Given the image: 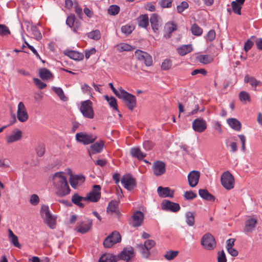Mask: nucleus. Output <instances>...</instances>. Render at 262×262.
I'll list each match as a JSON object with an SVG mask.
<instances>
[{"label":"nucleus","mask_w":262,"mask_h":262,"mask_svg":"<svg viewBox=\"0 0 262 262\" xmlns=\"http://www.w3.org/2000/svg\"><path fill=\"white\" fill-rule=\"evenodd\" d=\"M52 181L57 195L63 196L70 193L71 190L64 172L62 171L56 172L53 176Z\"/></svg>","instance_id":"nucleus-1"},{"label":"nucleus","mask_w":262,"mask_h":262,"mask_svg":"<svg viewBox=\"0 0 262 262\" xmlns=\"http://www.w3.org/2000/svg\"><path fill=\"white\" fill-rule=\"evenodd\" d=\"M52 181L57 195L63 196L70 193L71 190L64 172L62 171L56 172L53 176Z\"/></svg>","instance_id":"nucleus-2"},{"label":"nucleus","mask_w":262,"mask_h":262,"mask_svg":"<svg viewBox=\"0 0 262 262\" xmlns=\"http://www.w3.org/2000/svg\"><path fill=\"white\" fill-rule=\"evenodd\" d=\"M118 98L122 99L125 102L128 108L130 111H133L136 106V97L124 90L120 92V95Z\"/></svg>","instance_id":"nucleus-3"},{"label":"nucleus","mask_w":262,"mask_h":262,"mask_svg":"<svg viewBox=\"0 0 262 262\" xmlns=\"http://www.w3.org/2000/svg\"><path fill=\"white\" fill-rule=\"evenodd\" d=\"M201 244L204 249L209 251L213 250L216 246L214 236L209 233L203 235L201 240Z\"/></svg>","instance_id":"nucleus-4"},{"label":"nucleus","mask_w":262,"mask_h":262,"mask_svg":"<svg viewBox=\"0 0 262 262\" xmlns=\"http://www.w3.org/2000/svg\"><path fill=\"white\" fill-rule=\"evenodd\" d=\"M221 182L222 186L227 190H231L234 187V178L229 171L222 173Z\"/></svg>","instance_id":"nucleus-5"},{"label":"nucleus","mask_w":262,"mask_h":262,"mask_svg":"<svg viewBox=\"0 0 262 262\" xmlns=\"http://www.w3.org/2000/svg\"><path fill=\"white\" fill-rule=\"evenodd\" d=\"M92 104V101L90 100L81 102L80 111L85 118L89 119H93L94 118V112Z\"/></svg>","instance_id":"nucleus-6"},{"label":"nucleus","mask_w":262,"mask_h":262,"mask_svg":"<svg viewBox=\"0 0 262 262\" xmlns=\"http://www.w3.org/2000/svg\"><path fill=\"white\" fill-rule=\"evenodd\" d=\"M120 181L123 187L128 191H132L136 187V179L130 173L124 174Z\"/></svg>","instance_id":"nucleus-7"},{"label":"nucleus","mask_w":262,"mask_h":262,"mask_svg":"<svg viewBox=\"0 0 262 262\" xmlns=\"http://www.w3.org/2000/svg\"><path fill=\"white\" fill-rule=\"evenodd\" d=\"M121 241V237L120 233L115 231L105 238L103 246L105 248H111L114 245L120 242Z\"/></svg>","instance_id":"nucleus-8"},{"label":"nucleus","mask_w":262,"mask_h":262,"mask_svg":"<svg viewBox=\"0 0 262 262\" xmlns=\"http://www.w3.org/2000/svg\"><path fill=\"white\" fill-rule=\"evenodd\" d=\"M144 218V215L141 211L137 210L133 214L132 219L129 221V224L133 227L137 228L142 225Z\"/></svg>","instance_id":"nucleus-9"},{"label":"nucleus","mask_w":262,"mask_h":262,"mask_svg":"<svg viewBox=\"0 0 262 262\" xmlns=\"http://www.w3.org/2000/svg\"><path fill=\"white\" fill-rule=\"evenodd\" d=\"M76 140L84 145H88L93 143L96 139V137L90 134H87L82 132L78 133L76 134Z\"/></svg>","instance_id":"nucleus-10"},{"label":"nucleus","mask_w":262,"mask_h":262,"mask_svg":"<svg viewBox=\"0 0 262 262\" xmlns=\"http://www.w3.org/2000/svg\"><path fill=\"white\" fill-rule=\"evenodd\" d=\"M101 187L98 185L93 186V190L90 192L85 196L86 201H89L92 202H97L99 201L101 196Z\"/></svg>","instance_id":"nucleus-11"},{"label":"nucleus","mask_w":262,"mask_h":262,"mask_svg":"<svg viewBox=\"0 0 262 262\" xmlns=\"http://www.w3.org/2000/svg\"><path fill=\"white\" fill-rule=\"evenodd\" d=\"M135 55L138 60L144 61L146 66L149 67L152 65V57L147 53L140 50H137L135 52Z\"/></svg>","instance_id":"nucleus-12"},{"label":"nucleus","mask_w":262,"mask_h":262,"mask_svg":"<svg viewBox=\"0 0 262 262\" xmlns=\"http://www.w3.org/2000/svg\"><path fill=\"white\" fill-rule=\"evenodd\" d=\"M152 169L155 176H160L166 171V164L164 162L158 160L152 163Z\"/></svg>","instance_id":"nucleus-13"},{"label":"nucleus","mask_w":262,"mask_h":262,"mask_svg":"<svg viewBox=\"0 0 262 262\" xmlns=\"http://www.w3.org/2000/svg\"><path fill=\"white\" fill-rule=\"evenodd\" d=\"M162 209L165 211L177 212L180 209V205L169 200H164L161 203Z\"/></svg>","instance_id":"nucleus-14"},{"label":"nucleus","mask_w":262,"mask_h":262,"mask_svg":"<svg viewBox=\"0 0 262 262\" xmlns=\"http://www.w3.org/2000/svg\"><path fill=\"white\" fill-rule=\"evenodd\" d=\"M17 117L18 120L21 122L27 121L29 118L26 108L23 102H20L18 104Z\"/></svg>","instance_id":"nucleus-15"},{"label":"nucleus","mask_w":262,"mask_h":262,"mask_svg":"<svg viewBox=\"0 0 262 262\" xmlns=\"http://www.w3.org/2000/svg\"><path fill=\"white\" fill-rule=\"evenodd\" d=\"M135 255L134 248L129 246L123 249L121 253L118 255V258L120 259L129 261Z\"/></svg>","instance_id":"nucleus-16"},{"label":"nucleus","mask_w":262,"mask_h":262,"mask_svg":"<svg viewBox=\"0 0 262 262\" xmlns=\"http://www.w3.org/2000/svg\"><path fill=\"white\" fill-rule=\"evenodd\" d=\"M192 126L195 132L202 133L207 128V123L204 119L197 118L193 121Z\"/></svg>","instance_id":"nucleus-17"},{"label":"nucleus","mask_w":262,"mask_h":262,"mask_svg":"<svg viewBox=\"0 0 262 262\" xmlns=\"http://www.w3.org/2000/svg\"><path fill=\"white\" fill-rule=\"evenodd\" d=\"M84 181L85 177L82 174H71L69 179L70 185L74 189L81 185Z\"/></svg>","instance_id":"nucleus-18"},{"label":"nucleus","mask_w":262,"mask_h":262,"mask_svg":"<svg viewBox=\"0 0 262 262\" xmlns=\"http://www.w3.org/2000/svg\"><path fill=\"white\" fill-rule=\"evenodd\" d=\"M104 146V142L101 140L92 144L88 150L90 156L91 155H95L100 153L102 151Z\"/></svg>","instance_id":"nucleus-19"},{"label":"nucleus","mask_w":262,"mask_h":262,"mask_svg":"<svg viewBox=\"0 0 262 262\" xmlns=\"http://www.w3.org/2000/svg\"><path fill=\"white\" fill-rule=\"evenodd\" d=\"M200 172L196 170H193L189 172L188 175V181L189 185L191 187H194L198 184L200 178Z\"/></svg>","instance_id":"nucleus-20"},{"label":"nucleus","mask_w":262,"mask_h":262,"mask_svg":"<svg viewBox=\"0 0 262 262\" xmlns=\"http://www.w3.org/2000/svg\"><path fill=\"white\" fill-rule=\"evenodd\" d=\"M159 196L161 198L173 197L174 191L171 190L169 187H163L159 186L157 189Z\"/></svg>","instance_id":"nucleus-21"},{"label":"nucleus","mask_w":262,"mask_h":262,"mask_svg":"<svg viewBox=\"0 0 262 262\" xmlns=\"http://www.w3.org/2000/svg\"><path fill=\"white\" fill-rule=\"evenodd\" d=\"M65 55L75 60H81L83 58V54L74 50H66L64 51Z\"/></svg>","instance_id":"nucleus-22"},{"label":"nucleus","mask_w":262,"mask_h":262,"mask_svg":"<svg viewBox=\"0 0 262 262\" xmlns=\"http://www.w3.org/2000/svg\"><path fill=\"white\" fill-rule=\"evenodd\" d=\"M92 226V221L87 219L81 223L77 228V231L81 233H85L91 228Z\"/></svg>","instance_id":"nucleus-23"},{"label":"nucleus","mask_w":262,"mask_h":262,"mask_svg":"<svg viewBox=\"0 0 262 262\" xmlns=\"http://www.w3.org/2000/svg\"><path fill=\"white\" fill-rule=\"evenodd\" d=\"M257 223V220L250 217L246 221L244 231L246 232H252L255 229Z\"/></svg>","instance_id":"nucleus-24"},{"label":"nucleus","mask_w":262,"mask_h":262,"mask_svg":"<svg viewBox=\"0 0 262 262\" xmlns=\"http://www.w3.org/2000/svg\"><path fill=\"white\" fill-rule=\"evenodd\" d=\"M130 154L133 158L142 160L144 158L146 154L141 151L140 147H133L130 149Z\"/></svg>","instance_id":"nucleus-25"},{"label":"nucleus","mask_w":262,"mask_h":262,"mask_svg":"<svg viewBox=\"0 0 262 262\" xmlns=\"http://www.w3.org/2000/svg\"><path fill=\"white\" fill-rule=\"evenodd\" d=\"M244 82L249 83L253 88L254 91L256 90V86L262 85V82L260 81L257 80L255 78L250 76L248 75H246L245 76Z\"/></svg>","instance_id":"nucleus-26"},{"label":"nucleus","mask_w":262,"mask_h":262,"mask_svg":"<svg viewBox=\"0 0 262 262\" xmlns=\"http://www.w3.org/2000/svg\"><path fill=\"white\" fill-rule=\"evenodd\" d=\"M71 201L73 204L79 208H82L84 207L82 202L85 201L86 200L85 197L81 196L78 193H75L72 196Z\"/></svg>","instance_id":"nucleus-27"},{"label":"nucleus","mask_w":262,"mask_h":262,"mask_svg":"<svg viewBox=\"0 0 262 262\" xmlns=\"http://www.w3.org/2000/svg\"><path fill=\"white\" fill-rule=\"evenodd\" d=\"M150 22L152 30L154 32H157L161 26L158 15L156 13L152 14L150 17Z\"/></svg>","instance_id":"nucleus-28"},{"label":"nucleus","mask_w":262,"mask_h":262,"mask_svg":"<svg viewBox=\"0 0 262 262\" xmlns=\"http://www.w3.org/2000/svg\"><path fill=\"white\" fill-rule=\"evenodd\" d=\"M228 125L236 131H239L242 128L241 123L236 118H229L227 120Z\"/></svg>","instance_id":"nucleus-29"},{"label":"nucleus","mask_w":262,"mask_h":262,"mask_svg":"<svg viewBox=\"0 0 262 262\" xmlns=\"http://www.w3.org/2000/svg\"><path fill=\"white\" fill-rule=\"evenodd\" d=\"M40 213L41 217L44 220V222L49 226V209L48 206L46 205H42Z\"/></svg>","instance_id":"nucleus-30"},{"label":"nucleus","mask_w":262,"mask_h":262,"mask_svg":"<svg viewBox=\"0 0 262 262\" xmlns=\"http://www.w3.org/2000/svg\"><path fill=\"white\" fill-rule=\"evenodd\" d=\"M51 90L58 97L60 100L63 102L68 101V98L65 95L61 88L53 86L51 88Z\"/></svg>","instance_id":"nucleus-31"},{"label":"nucleus","mask_w":262,"mask_h":262,"mask_svg":"<svg viewBox=\"0 0 262 262\" xmlns=\"http://www.w3.org/2000/svg\"><path fill=\"white\" fill-rule=\"evenodd\" d=\"M119 203L116 201H111L108 205L107 207V212L111 213H115L118 215L120 214V212L118 210Z\"/></svg>","instance_id":"nucleus-32"},{"label":"nucleus","mask_w":262,"mask_h":262,"mask_svg":"<svg viewBox=\"0 0 262 262\" xmlns=\"http://www.w3.org/2000/svg\"><path fill=\"white\" fill-rule=\"evenodd\" d=\"M191 45H182L177 48V52L181 56H184L192 51Z\"/></svg>","instance_id":"nucleus-33"},{"label":"nucleus","mask_w":262,"mask_h":262,"mask_svg":"<svg viewBox=\"0 0 262 262\" xmlns=\"http://www.w3.org/2000/svg\"><path fill=\"white\" fill-rule=\"evenodd\" d=\"M137 21L140 27L146 28L149 25V18L147 14L141 15L137 18Z\"/></svg>","instance_id":"nucleus-34"},{"label":"nucleus","mask_w":262,"mask_h":262,"mask_svg":"<svg viewBox=\"0 0 262 262\" xmlns=\"http://www.w3.org/2000/svg\"><path fill=\"white\" fill-rule=\"evenodd\" d=\"M199 194L202 198L207 201H213L215 200L214 196L210 194L207 189H200Z\"/></svg>","instance_id":"nucleus-35"},{"label":"nucleus","mask_w":262,"mask_h":262,"mask_svg":"<svg viewBox=\"0 0 262 262\" xmlns=\"http://www.w3.org/2000/svg\"><path fill=\"white\" fill-rule=\"evenodd\" d=\"M98 262H116V257L113 254L105 253L101 256Z\"/></svg>","instance_id":"nucleus-36"},{"label":"nucleus","mask_w":262,"mask_h":262,"mask_svg":"<svg viewBox=\"0 0 262 262\" xmlns=\"http://www.w3.org/2000/svg\"><path fill=\"white\" fill-rule=\"evenodd\" d=\"M196 59L201 63L207 64L213 61L212 57L209 55H200L196 57Z\"/></svg>","instance_id":"nucleus-37"},{"label":"nucleus","mask_w":262,"mask_h":262,"mask_svg":"<svg viewBox=\"0 0 262 262\" xmlns=\"http://www.w3.org/2000/svg\"><path fill=\"white\" fill-rule=\"evenodd\" d=\"M8 233L9 239L11 241V242L15 247H17L18 248H20L21 245L18 242L17 236L14 234V233L11 229L8 230Z\"/></svg>","instance_id":"nucleus-38"},{"label":"nucleus","mask_w":262,"mask_h":262,"mask_svg":"<svg viewBox=\"0 0 262 262\" xmlns=\"http://www.w3.org/2000/svg\"><path fill=\"white\" fill-rule=\"evenodd\" d=\"M22 133L19 130L14 134L10 135L7 137V141L8 143H12L19 140L21 137Z\"/></svg>","instance_id":"nucleus-39"},{"label":"nucleus","mask_w":262,"mask_h":262,"mask_svg":"<svg viewBox=\"0 0 262 262\" xmlns=\"http://www.w3.org/2000/svg\"><path fill=\"white\" fill-rule=\"evenodd\" d=\"M29 31L33 37L37 40H39L41 38V34L37 26L35 25H31Z\"/></svg>","instance_id":"nucleus-40"},{"label":"nucleus","mask_w":262,"mask_h":262,"mask_svg":"<svg viewBox=\"0 0 262 262\" xmlns=\"http://www.w3.org/2000/svg\"><path fill=\"white\" fill-rule=\"evenodd\" d=\"M186 223L189 226H192L194 225V214L193 212L190 211L186 212L185 213Z\"/></svg>","instance_id":"nucleus-41"},{"label":"nucleus","mask_w":262,"mask_h":262,"mask_svg":"<svg viewBox=\"0 0 262 262\" xmlns=\"http://www.w3.org/2000/svg\"><path fill=\"white\" fill-rule=\"evenodd\" d=\"M105 99L111 107H112L115 110L117 111V112H119L117 106V100L114 97L111 96L109 97L108 96L106 95L105 96Z\"/></svg>","instance_id":"nucleus-42"},{"label":"nucleus","mask_w":262,"mask_h":262,"mask_svg":"<svg viewBox=\"0 0 262 262\" xmlns=\"http://www.w3.org/2000/svg\"><path fill=\"white\" fill-rule=\"evenodd\" d=\"M88 38L95 40H98L101 38V33L99 30H95L86 34Z\"/></svg>","instance_id":"nucleus-43"},{"label":"nucleus","mask_w":262,"mask_h":262,"mask_svg":"<svg viewBox=\"0 0 262 262\" xmlns=\"http://www.w3.org/2000/svg\"><path fill=\"white\" fill-rule=\"evenodd\" d=\"M243 4H241L236 1L232 2L231 6L234 13L238 15H241V9Z\"/></svg>","instance_id":"nucleus-44"},{"label":"nucleus","mask_w":262,"mask_h":262,"mask_svg":"<svg viewBox=\"0 0 262 262\" xmlns=\"http://www.w3.org/2000/svg\"><path fill=\"white\" fill-rule=\"evenodd\" d=\"M240 101L243 103H247L251 100L250 94L246 91H241L238 95Z\"/></svg>","instance_id":"nucleus-45"},{"label":"nucleus","mask_w":262,"mask_h":262,"mask_svg":"<svg viewBox=\"0 0 262 262\" xmlns=\"http://www.w3.org/2000/svg\"><path fill=\"white\" fill-rule=\"evenodd\" d=\"M140 252L143 257L148 259L150 254V251L147 247H145L142 244L139 245Z\"/></svg>","instance_id":"nucleus-46"},{"label":"nucleus","mask_w":262,"mask_h":262,"mask_svg":"<svg viewBox=\"0 0 262 262\" xmlns=\"http://www.w3.org/2000/svg\"><path fill=\"white\" fill-rule=\"evenodd\" d=\"M191 33L195 36H201L203 33L202 29L196 24H193L191 27Z\"/></svg>","instance_id":"nucleus-47"},{"label":"nucleus","mask_w":262,"mask_h":262,"mask_svg":"<svg viewBox=\"0 0 262 262\" xmlns=\"http://www.w3.org/2000/svg\"><path fill=\"white\" fill-rule=\"evenodd\" d=\"M39 76L42 81L48 80L49 78V70L46 68L40 69Z\"/></svg>","instance_id":"nucleus-48"},{"label":"nucleus","mask_w":262,"mask_h":262,"mask_svg":"<svg viewBox=\"0 0 262 262\" xmlns=\"http://www.w3.org/2000/svg\"><path fill=\"white\" fill-rule=\"evenodd\" d=\"M178 254V251L169 250L167 251L164 255V258L168 260L173 259Z\"/></svg>","instance_id":"nucleus-49"},{"label":"nucleus","mask_w":262,"mask_h":262,"mask_svg":"<svg viewBox=\"0 0 262 262\" xmlns=\"http://www.w3.org/2000/svg\"><path fill=\"white\" fill-rule=\"evenodd\" d=\"M120 7L117 5H111L109 7L107 12L110 15H116L119 12Z\"/></svg>","instance_id":"nucleus-50"},{"label":"nucleus","mask_w":262,"mask_h":262,"mask_svg":"<svg viewBox=\"0 0 262 262\" xmlns=\"http://www.w3.org/2000/svg\"><path fill=\"white\" fill-rule=\"evenodd\" d=\"M33 81L37 89L39 90H42L47 86V84L46 83L41 81L37 78H33Z\"/></svg>","instance_id":"nucleus-51"},{"label":"nucleus","mask_w":262,"mask_h":262,"mask_svg":"<svg viewBox=\"0 0 262 262\" xmlns=\"http://www.w3.org/2000/svg\"><path fill=\"white\" fill-rule=\"evenodd\" d=\"M118 50L122 51H130L134 49V48L127 43H121L118 45Z\"/></svg>","instance_id":"nucleus-52"},{"label":"nucleus","mask_w":262,"mask_h":262,"mask_svg":"<svg viewBox=\"0 0 262 262\" xmlns=\"http://www.w3.org/2000/svg\"><path fill=\"white\" fill-rule=\"evenodd\" d=\"M165 28L167 30V33H168V37L170 36V34L174 31L177 29V25L173 23H168L166 25Z\"/></svg>","instance_id":"nucleus-53"},{"label":"nucleus","mask_w":262,"mask_h":262,"mask_svg":"<svg viewBox=\"0 0 262 262\" xmlns=\"http://www.w3.org/2000/svg\"><path fill=\"white\" fill-rule=\"evenodd\" d=\"M75 16L73 14L69 15L66 19V25L72 28L74 26L75 23Z\"/></svg>","instance_id":"nucleus-54"},{"label":"nucleus","mask_w":262,"mask_h":262,"mask_svg":"<svg viewBox=\"0 0 262 262\" xmlns=\"http://www.w3.org/2000/svg\"><path fill=\"white\" fill-rule=\"evenodd\" d=\"M189 7L188 3L186 1L182 2L180 5L177 6V9L178 13H182L185 9Z\"/></svg>","instance_id":"nucleus-55"},{"label":"nucleus","mask_w":262,"mask_h":262,"mask_svg":"<svg viewBox=\"0 0 262 262\" xmlns=\"http://www.w3.org/2000/svg\"><path fill=\"white\" fill-rule=\"evenodd\" d=\"M10 34L9 28L5 25H0V35L7 36Z\"/></svg>","instance_id":"nucleus-56"},{"label":"nucleus","mask_w":262,"mask_h":262,"mask_svg":"<svg viewBox=\"0 0 262 262\" xmlns=\"http://www.w3.org/2000/svg\"><path fill=\"white\" fill-rule=\"evenodd\" d=\"M74 9H75V11L76 13L77 14V15H78V16L80 18H82V16L83 15L82 9L80 7L78 3L77 2H76V1L74 2Z\"/></svg>","instance_id":"nucleus-57"},{"label":"nucleus","mask_w":262,"mask_h":262,"mask_svg":"<svg viewBox=\"0 0 262 262\" xmlns=\"http://www.w3.org/2000/svg\"><path fill=\"white\" fill-rule=\"evenodd\" d=\"M172 66V62L170 59H165L162 63L161 69L163 70H169Z\"/></svg>","instance_id":"nucleus-58"},{"label":"nucleus","mask_w":262,"mask_h":262,"mask_svg":"<svg viewBox=\"0 0 262 262\" xmlns=\"http://www.w3.org/2000/svg\"><path fill=\"white\" fill-rule=\"evenodd\" d=\"M184 196L187 200H191L197 196L196 193H194L192 191H187L184 193Z\"/></svg>","instance_id":"nucleus-59"},{"label":"nucleus","mask_w":262,"mask_h":262,"mask_svg":"<svg viewBox=\"0 0 262 262\" xmlns=\"http://www.w3.org/2000/svg\"><path fill=\"white\" fill-rule=\"evenodd\" d=\"M217 255V262H227V258L224 250L219 251Z\"/></svg>","instance_id":"nucleus-60"},{"label":"nucleus","mask_w":262,"mask_h":262,"mask_svg":"<svg viewBox=\"0 0 262 262\" xmlns=\"http://www.w3.org/2000/svg\"><path fill=\"white\" fill-rule=\"evenodd\" d=\"M39 202V198L37 194H32L30 198V203L34 206L37 205Z\"/></svg>","instance_id":"nucleus-61"},{"label":"nucleus","mask_w":262,"mask_h":262,"mask_svg":"<svg viewBox=\"0 0 262 262\" xmlns=\"http://www.w3.org/2000/svg\"><path fill=\"white\" fill-rule=\"evenodd\" d=\"M143 146L145 150L148 151L152 148L154 146V143L151 141L146 140L143 142Z\"/></svg>","instance_id":"nucleus-62"},{"label":"nucleus","mask_w":262,"mask_h":262,"mask_svg":"<svg viewBox=\"0 0 262 262\" xmlns=\"http://www.w3.org/2000/svg\"><path fill=\"white\" fill-rule=\"evenodd\" d=\"M133 30V27L128 25L123 26L121 27L122 32L127 35L130 34Z\"/></svg>","instance_id":"nucleus-63"},{"label":"nucleus","mask_w":262,"mask_h":262,"mask_svg":"<svg viewBox=\"0 0 262 262\" xmlns=\"http://www.w3.org/2000/svg\"><path fill=\"white\" fill-rule=\"evenodd\" d=\"M155 244L156 243L154 240L147 239L145 241L143 245L145 247H147V248L150 250V249H151L153 247L155 246Z\"/></svg>","instance_id":"nucleus-64"}]
</instances>
